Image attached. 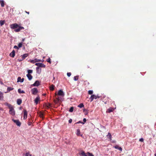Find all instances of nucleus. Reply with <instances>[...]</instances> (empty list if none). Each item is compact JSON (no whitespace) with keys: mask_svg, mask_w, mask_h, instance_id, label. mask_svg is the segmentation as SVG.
I'll list each match as a JSON object with an SVG mask.
<instances>
[{"mask_svg":"<svg viewBox=\"0 0 156 156\" xmlns=\"http://www.w3.org/2000/svg\"><path fill=\"white\" fill-rule=\"evenodd\" d=\"M11 28L15 29L16 32L20 31L22 30H24V28L23 27L20 26L18 24L16 23L12 24L10 26Z\"/></svg>","mask_w":156,"mask_h":156,"instance_id":"obj_1","label":"nucleus"},{"mask_svg":"<svg viewBox=\"0 0 156 156\" xmlns=\"http://www.w3.org/2000/svg\"><path fill=\"white\" fill-rule=\"evenodd\" d=\"M35 65L36 66H38V67H37L36 68V69L37 70H38L39 69V67L45 68L46 67L45 65L42 63H36Z\"/></svg>","mask_w":156,"mask_h":156,"instance_id":"obj_2","label":"nucleus"},{"mask_svg":"<svg viewBox=\"0 0 156 156\" xmlns=\"http://www.w3.org/2000/svg\"><path fill=\"white\" fill-rule=\"evenodd\" d=\"M100 98V97L98 96H96L94 95H92L90 97V101L91 102L94 99H96L97 98Z\"/></svg>","mask_w":156,"mask_h":156,"instance_id":"obj_3","label":"nucleus"},{"mask_svg":"<svg viewBox=\"0 0 156 156\" xmlns=\"http://www.w3.org/2000/svg\"><path fill=\"white\" fill-rule=\"evenodd\" d=\"M12 121L15 123L16 125L19 126H20L21 125V123L20 122L19 120H15L14 119H12Z\"/></svg>","mask_w":156,"mask_h":156,"instance_id":"obj_4","label":"nucleus"},{"mask_svg":"<svg viewBox=\"0 0 156 156\" xmlns=\"http://www.w3.org/2000/svg\"><path fill=\"white\" fill-rule=\"evenodd\" d=\"M31 92L32 94L36 95L38 92V90L36 88H34L31 89Z\"/></svg>","mask_w":156,"mask_h":156,"instance_id":"obj_5","label":"nucleus"},{"mask_svg":"<svg viewBox=\"0 0 156 156\" xmlns=\"http://www.w3.org/2000/svg\"><path fill=\"white\" fill-rule=\"evenodd\" d=\"M41 62V60L37 59V58H35L34 60H30V62L32 63H34L36 62Z\"/></svg>","mask_w":156,"mask_h":156,"instance_id":"obj_6","label":"nucleus"},{"mask_svg":"<svg viewBox=\"0 0 156 156\" xmlns=\"http://www.w3.org/2000/svg\"><path fill=\"white\" fill-rule=\"evenodd\" d=\"M5 104L8 107V108L10 109V110H12L14 109L13 106L11 104H9L7 103H5Z\"/></svg>","mask_w":156,"mask_h":156,"instance_id":"obj_7","label":"nucleus"},{"mask_svg":"<svg viewBox=\"0 0 156 156\" xmlns=\"http://www.w3.org/2000/svg\"><path fill=\"white\" fill-rule=\"evenodd\" d=\"M24 112V115H23V119H27V111L24 109L23 110Z\"/></svg>","mask_w":156,"mask_h":156,"instance_id":"obj_8","label":"nucleus"},{"mask_svg":"<svg viewBox=\"0 0 156 156\" xmlns=\"http://www.w3.org/2000/svg\"><path fill=\"white\" fill-rule=\"evenodd\" d=\"M40 85V82L38 80L36 81L32 85L34 86H38Z\"/></svg>","mask_w":156,"mask_h":156,"instance_id":"obj_9","label":"nucleus"},{"mask_svg":"<svg viewBox=\"0 0 156 156\" xmlns=\"http://www.w3.org/2000/svg\"><path fill=\"white\" fill-rule=\"evenodd\" d=\"M9 113L12 115H14L15 114V112L14 109L12 110H10L9 111Z\"/></svg>","mask_w":156,"mask_h":156,"instance_id":"obj_10","label":"nucleus"},{"mask_svg":"<svg viewBox=\"0 0 156 156\" xmlns=\"http://www.w3.org/2000/svg\"><path fill=\"white\" fill-rule=\"evenodd\" d=\"M58 94L59 96H63L64 95L63 91L61 90H60L58 92Z\"/></svg>","mask_w":156,"mask_h":156,"instance_id":"obj_11","label":"nucleus"},{"mask_svg":"<svg viewBox=\"0 0 156 156\" xmlns=\"http://www.w3.org/2000/svg\"><path fill=\"white\" fill-rule=\"evenodd\" d=\"M15 51L14 50H13L12 51L10 54L9 56L12 58L14 57L15 56Z\"/></svg>","mask_w":156,"mask_h":156,"instance_id":"obj_12","label":"nucleus"},{"mask_svg":"<svg viewBox=\"0 0 156 156\" xmlns=\"http://www.w3.org/2000/svg\"><path fill=\"white\" fill-rule=\"evenodd\" d=\"M28 56V54L27 53H25L23 55H22L21 56V58H22V59L24 60V59L26 58Z\"/></svg>","mask_w":156,"mask_h":156,"instance_id":"obj_13","label":"nucleus"},{"mask_svg":"<svg viewBox=\"0 0 156 156\" xmlns=\"http://www.w3.org/2000/svg\"><path fill=\"white\" fill-rule=\"evenodd\" d=\"M24 80V79L23 78L21 79L20 77H18L17 78V82H20L21 83L23 82Z\"/></svg>","mask_w":156,"mask_h":156,"instance_id":"obj_14","label":"nucleus"},{"mask_svg":"<svg viewBox=\"0 0 156 156\" xmlns=\"http://www.w3.org/2000/svg\"><path fill=\"white\" fill-rule=\"evenodd\" d=\"M80 156H88L87 155V154L84 151H82L79 154Z\"/></svg>","mask_w":156,"mask_h":156,"instance_id":"obj_15","label":"nucleus"},{"mask_svg":"<svg viewBox=\"0 0 156 156\" xmlns=\"http://www.w3.org/2000/svg\"><path fill=\"white\" fill-rule=\"evenodd\" d=\"M40 98L39 96L37 97L34 100V102L36 103V104H38V101L40 100Z\"/></svg>","mask_w":156,"mask_h":156,"instance_id":"obj_16","label":"nucleus"},{"mask_svg":"<svg viewBox=\"0 0 156 156\" xmlns=\"http://www.w3.org/2000/svg\"><path fill=\"white\" fill-rule=\"evenodd\" d=\"M0 4L2 7H4L5 6V2L3 0H0Z\"/></svg>","mask_w":156,"mask_h":156,"instance_id":"obj_17","label":"nucleus"},{"mask_svg":"<svg viewBox=\"0 0 156 156\" xmlns=\"http://www.w3.org/2000/svg\"><path fill=\"white\" fill-rule=\"evenodd\" d=\"M55 87V85L53 84H52L50 85L49 86V89L51 91H53Z\"/></svg>","mask_w":156,"mask_h":156,"instance_id":"obj_18","label":"nucleus"},{"mask_svg":"<svg viewBox=\"0 0 156 156\" xmlns=\"http://www.w3.org/2000/svg\"><path fill=\"white\" fill-rule=\"evenodd\" d=\"M3 93L0 91V100H3Z\"/></svg>","mask_w":156,"mask_h":156,"instance_id":"obj_19","label":"nucleus"},{"mask_svg":"<svg viewBox=\"0 0 156 156\" xmlns=\"http://www.w3.org/2000/svg\"><path fill=\"white\" fill-rule=\"evenodd\" d=\"M114 147L116 149H118L120 151H122V148L119 146L118 145H116Z\"/></svg>","mask_w":156,"mask_h":156,"instance_id":"obj_20","label":"nucleus"},{"mask_svg":"<svg viewBox=\"0 0 156 156\" xmlns=\"http://www.w3.org/2000/svg\"><path fill=\"white\" fill-rule=\"evenodd\" d=\"M27 76L28 79L29 80H31L32 79V78H33L32 76V75H30V74H27Z\"/></svg>","mask_w":156,"mask_h":156,"instance_id":"obj_21","label":"nucleus"},{"mask_svg":"<svg viewBox=\"0 0 156 156\" xmlns=\"http://www.w3.org/2000/svg\"><path fill=\"white\" fill-rule=\"evenodd\" d=\"M113 111V108H110L108 109H107L106 112L108 113H110Z\"/></svg>","mask_w":156,"mask_h":156,"instance_id":"obj_22","label":"nucleus"},{"mask_svg":"<svg viewBox=\"0 0 156 156\" xmlns=\"http://www.w3.org/2000/svg\"><path fill=\"white\" fill-rule=\"evenodd\" d=\"M17 104L18 105H20L22 102V100L20 99H18L17 100Z\"/></svg>","mask_w":156,"mask_h":156,"instance_id":"obj_23","label":"nucleus"},{"mask_svg":"<svg viewBox=\"0 0 156 156\" xmlns=\"http://www.w3.org/2000/svg\"><path fill=\"white\" fill-rule=\"evenodd\" d=\"M14 89V88H12L11 87H8L7 89V92H10L11 90H13Z\"/></svg>","mask_w":156,"mask_h":156,"instance_id":"obj_24","label":"nucleus"},{"mask_svg":"<svg viewBox=\"0 0 156 156\" xmlns=\"http://www.w3.org/2000/svg\"><path fill=\"white\" fill-rule=\"evenodd\" d=\"M107 137H108L110 140H112V135L110 133H108V135H107Z\"/></svg>","mask_w":156,"mask_h":156,"instance_id":"obj_25","label":"nucleus"},{"mask_svg":"<svg viewBox=\"0 0 156 156\" xmlns=\"http://www.w3.org/2000/svg\"><path fill=\"white\" fill-rule=\"evenodd\" d=\"M18 92L20 94H23L25 93V92L23 90H21L20 89L18 90Z\"/></svg>","mask_w":156,"mask_h":156,"instance_id":"obj_26","label":"nucleus"},{"mask_svg":"<svg viewBox=\"0 0 156 156\" xmlns=\"http://www.w3.org/2000/svg\"><path fill=\"white\" fill-rule=\"evenodd\" d=\"M80 129H78L77 130V133L76 134L78 136H79L80 135Z\"/></svg>","mask_w":156,"mask_h":156,"instance_id":"obj_27","label":"nucleus"},{"mask_svg":"<svg viewBox=\"0 0 156 156\" xmlns=\"http://www.w3.org/2000/svg\"><path fill=\"white\" fill-rule=\"evenodd\" d=\"M5 23V21L4 20H1L0 21V24L1 26H2Z\"/></svg>","mask_w":156,"mask_h":156,"instance_id":"obj_28","label":"nucleus"},{"mask_svg":"<svg viewBox=\"0 0 156 156\" xmlns=\"http://www.w3.org/2000/svg\"><path fill=\"white\" fill-rule=\"evenodd\" d=\"M84 106V105H83V103H80L78 106V107H79L80 108H82Z\"/></svg>","mask_w":156,"mask_h":156,"instance_id":"obj_29","label":"nucleus"},{"mask_svg":"<svg viewBox=\"0 0 156 156\" xmlns=\"http://www.w3.org/2000/svg\"><path fill=\"white\" fill-rule=\"evenodd\" d=\"M83 111L84 112V114L85 115H87L88 114V112L87 110L86 109H84L83 110Z\"/></svg>","mask_w":156,"mask_h":156,"instance_id":"obj_30","label":"nucleus"},{"mask_svg":"<svg viewBox=\"0 0 156 156\" xmlns=\"http://www.w3.org/2000/svg\"><path fill=\"white\" fill-rule=\"evenodd\" d=\"M39 116H40L41 118H43L44 117L43 114L42 112H40L39 114Z\"/></svg>","mask_w":156,"mask_h":156,"instance_id":"obj_31","label":"nucleus"},{"mask_svg":"<svg viewBox=\"0 0 156 156\" xmlns=\"http://www.w3.org/2000/svg\"><path fill=\"white\" fill-rule=\"evenodd\" d=\"M78 76H75L74 77V80L75 81H77L78 79Z\"/></svg>","mask_w":156,"mask_h":156,"instance_id":"obj_32","label":"nucleus"},{"mask_svg":"<svg viewBox=\"0 0 156 156\" xmlns=\"http://www.w3.org/2000/svg\"><path fill=\"white\" fill-rule=\"evenodd\" d=\"M93 91L92 90H89L88 91V94H93Z\"/></svg>","mask_w":156,"mask_h":156,"instance_id":"obj_33","label":"nucleus"},{"mask_svg":"<svg viewBox=\"0 0 156 156\" xmlns=\"http://www.w3.org/2000/svg\"><path fill=\"white\" fill-rule=\"evenodd\" d=\"M74 108L73 107H71L69 110V112H72L73 111Z\"/></svg>","mask_w":156,"mask_h":156,"instance_id":"obj_34","label":"nucleus"},{"mask_svg":"<svg viewBox=\"0 0 156 156\" xmlns=\"http://www.w3.org/2000/svg\"><path fill=\"white\" fill-rule=\"evenodd\" d=\"M51 58H49L48 59H47V61L51 64Z\"/></svg>","mask_w":156,"mask_h":156,"instance_id":"obj_35","label":"nucleus"},{"mask_svg":"<svg viewBox=\"0 0 156 156\" xmlns=\"http://www.w3.org/2000/svg\"><path fill=\"white\" fill-rule=\"evenodd\" d=\"M22 43H20L18 45V47L19 48H21L22 47Z\"/></svg>","mask_w":156,"mask_h":156,"instance_id":"obj_36","label":"nucleus"},{"mask_svg":"<svg viewBox=\"0 0 156 156\" xmlns=\"http://www.w3.org/2000/svg\"><path fill=\"white\" fill-rule=\"evenodd\" d=\"M33 72V70L31 69H29L28 70V73L29 74H30V73H32Z\"/></svg>","mask_w":156,"mask_h":156,"instance_id":"obj_37","label":"nucleus"},{"mask_svg":"<svg viewBox=\"0 0 156 156\" xmlns=\"http://www.w3.org/2000/svg\"><path fill=\"white\" fill-rule=\"evenodd\" d=\"M87 155H89V156H94V155L91 153H90L89 152L87 153Z\"/></svg>","mask_w":156,"mask_h":156,"instance_id":"obj_38","label":"nucleus"},{"mask_svg":"<svg viewBox=\"0 0 156 156\" xmlns=\"http://www.w3.org/2000/svg\"><path fill=\"white\" fill-rule=\"evenodd\" d=\"M26 156H32L31 154H30L29 153H27L25 154Z\"/></svg>","mask_w":156,"mask_h":156,"instance_id":"obj_39","label":"nucleus"},{"mask_svg":"<svg viewBox=\"0 0 156 156\" xmlns=\"http://www.w3.org/2000/svg\"><path fill=\"white\" fill-rule=\"evenodd\" d=\"M67 74L68 76L69 77L71 75V73H68Z\"/></svg>","mask_w":156,"mask_h":156,"instance_id":"obj_40","label":"nucleus"},{"mask_svg":"<svg viewBox=\"0 0 156 156\" xmlns=\"http://www.w3.org/2000/svg\"><path fill=\"white\" fill-rule=\"evenodd\" d=\"M139 141L141 142H144V139L143 138H141L139 139Z\"/></svg>","mask_w":156,"mask_h":156,"instance_id":"obj_41","label":"nucleus"},{"mask_svg":"<svg viewBox=\"0 0 156 156\" xmlns=\"http://www.w3.org/2000/svg\"><path fill=\"white\" fill-rule=\"evenodd\" d=\"M81 123L83 124H84V123L82 122H81L80 121H79L78 122L76 123Z\"/></svg>","mask_w":156,"mask_h":156,"instance_id":"obj_42","label":"nucleus"},{"mask_svg":"<svg viewBox=\"0 0 156 156\" xmlns=\"http://www.w3.org/2000/svg\"><path fill=\"white\" fill-rule=\"evenodd\" d=\"M0 83L2 85H4V83H3L2 81V80L1 79H0Z\"/></svg>","mask_w":156,"mask_h":156,"instance_id":"obj_43","label":"nucleus"},{"mask_svg":"<svg viewBox=\"0 0 156 156\" xmlns=\"http://www.w3.org/2000/svg\"><path fill=\"white\" fill-rule=\"evenodd\" d=\"M14 48L15 49H19V48L18 47H17V46L16 45L14 46Z\"/></svg>","mask_w":156,"mask_h":156,"instance_id":"obj_44","label":"nucleus"},{"mask_svg":"<svg viewBox=\"0 0 156 156\" xmlns=\"http://www.w3.org/2000/svg\"><path fill=\"white\" fill-rule=\"evenodd\" d=\"M72 119H70L69 120V123H72Z\"/></svg>","mask_w":156,"mask_h":156,"instance_id":"obj_45","label":"nucleus"},{"mask_svg":"<svg viewBox=\"0 0 156 156\" xmlns=\"http://www.w3.org/2000/svg\"><path fill=\"white\" fill-rule=\"evenodd\" d=\"M23 60L22 59V58H19V59H18V60H19V62L22 61Z\"/></svg>","mask_w":156,"mask_h":156,"instance_id":"obj_46","label":"nucleus"},{"mask_svg":"<svg viewBox=\"0 0 156 156\" xmlns=\"http://www.w3.org/2000/svg\"><path fill=\"white\" fill-rule=\"evenodd\" d=\"M28 124L29 126H30L32 124V122H28Z\"/></svg>","mask_w":156,"mask_h":156,"instance_id":"obj_47","label":"nucleus"},{"mask_svg":"<svg viewBox=\"0 0 156 156\" xmlns=\"http://www.w3.org/2000/svg\"><path fill=\"white\" fill-rule=\"evenodd\" d=\"M51 105V104L49 103H48V104L47 105V107L48 108H49V107Z\"/></svg>","mask_w":156,"mask_h":156,"instance_id":"obj_48","label":"nucleus"},{"mask_svg":"<svg viewBox=\"0 0 156 156\" xmlns=\"http://www.w3.org/2000/svg\"><path fill=\"white\" fill-rule=\"evenodd\" d=\"M83 122H86V119L85 118H84L83 120Z\"/></svg>","mask_w":156,"mask_h":156,"instance_id":"obj_49","label":"nucleus"},{"mask_svg":"<svg viewBox=\"0 0 156 156\" xmlns=\"http://www.w3.org/2000/svg\"><path fill=\"white\" fill-rule=\"evenodd\" d=\"M25 12L26 13H27L28 14H29V12H27V11H25Z\"/></svg>","mask_w":156,"mask_h":156,"instance_id":"obj_50","label":"nucleus"},{"mask_svg":"<svg viewBox=\"0 0 156 156\" xmlns=\"http://www.w3.org/2000/svg\"><path fill=\"white\" fill-rule=\"evenodd\" d=\"M46 94H43V95L44 96H45L46 95Z\"/></svg>","mask_w":156,"mask_h":156,"instance_id":"obj_51","label":"nucleus"},{"mask_svg":"<svg viewBox=\"0 0 156 156\" xmlns=\"http://www.w3.org/2000/svg\"><path fill=\"white\" fill-rule=\"evenodd\" d=\"M24 40H25V39H24V38L23 39H22V41H24Z\"/></svg>","mask_w":156,"mask_h":156,"instance_id":"obj_52","label":"nucleus"},{"mask_svg":"<svg viewBox=\"0 0 156 156\" xmlns=\"http://www.w3.org/2000/svg\"><path fill=\"white\" fill-rule=\"evenodd\" d=\"M57 100H58V101H59V98H57Z\"/></svg>","mask_w":156,"mask_h":156,"instance_id":"obj_53","label":"nucleus"},{"mask_svg":"<svg viewBox=\"0 0 156 156\" xmlns=\"http://www.w3.org/2000/svg\"><path fill=\"white\" fill-rule=\"evenodd\" d=\"M87 83H88V84L89 83V82H88Z\"/></svg>","mask_w":156,"mask_h":156,"instance_id":"obj_54","label":"nucleus"},{"mask_svg":"<svg viewBox=\"0 0 156 156\" xmlns=\"http://www.w3.org/2000/svg\"><path fill=\"white\" fill-rule=\"evenodd\" d=\"M55 95H56V93H55Z\"/></svg>","mask_w":156,"mask_h":156,"instance_id":"obj_55","label":"nucleus"}]
</instances>
